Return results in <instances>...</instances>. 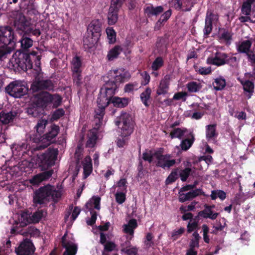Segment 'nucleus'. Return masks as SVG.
Masks as SVG:
<instances>
[{"instance_id":"f257e3e1","label":"nucleus","mask_w":255,"mask_h":255,"mask_svg":"<svg viewBox=\"0 0 255 255\" xmlns=\"http://www.w3.org/2000/svg\"><path fill=\"white\" fill-rule=\"evenodd\" d=\"M126 80L125 75H120L116 76V82L113 80L106 81L105 84L101 88L97 99L98 109L96 111V113L99 117L97 118L100 120L103 117L105 108L109 104L111 99L116 93L118 88L117 83H123L126 81Z\"/></svg>"},{"instance_id":"f03ea898","label":"nucleus","mask_w":255,"mask_h":255,"mask_svg":"<svg viewBox=\"0 0 255 255\" xmlns=\"http://www.w3.org/2000/svg\"><path fill=\"white\" fill-rule=\"evenodd\" d=\"M37 54L35 51H32L29 54H26L22 53L20 51H17L9 60L7 66L9 69L14 70L20 68L23 70L26 71L32 68V60H34L36 66V69L34 70H35L36 73L39 75L41 72L40 57L39 55H37Z\"/></svg>"},{"instance_id":"7ed1b4c3","label":"nucleus","mask_w":255,"mask_h":255,"mask_svg":"<svg viewBox=\"0 0 255 255\" xmlns=\"http://www.w3.org/2000/svg\"><path fill=\"white\" fill-rule=\"evenodd\" d=\"M57 155V149H49L44 153L37 157V162H34V158L31 159L30 161L27 160L22 161L20 165V168L25 172H29L32 168L37 166L41 167L42 169H46L54 164Z\"/></svg>"},{"instance_id":"20e7f679","label":"nucleus","mask_w":255,"mask_h":255,"mask_svg":"<svg viewBox=\"0 0 255 255\" xmlns=\"http://www.w3.org/2000/svg\"><path fill=\"white\" fill-rule=\"evenodd\" d=\"M46 213L43 210H38L32 214L27 212H22L20 215H16L13 219V226L11 229L12 234L23 233L19 230L22 228L31 223H36L45 216Z\"/></svg>"},{"instance_id":"39448f33","label":"nucleus","mask_w":255,"mask_h":255,"mask_svg":"<svg viewBox=\"0 0 255 255\" xmlns=\"http://www.w3.org/2000/svg\"><path fill=\"white\" fill-rule=\"evenodd\" d=\"M14 39V32L10 26L0 27V60L10 54L12 49L7 46Z\"/></svg>"},{"instance_id":"423d86ee","label":"nucleus","mask_w":255,"mask_h":255,"mask_svg":"<svg viewBox=\"0 0 255 255\" xmlns=\"http://www.w3.org/2000/svg\"><path fill=\"white\" fill-rule=\"evenodd\" d=\"M61 196V192L59 190H56L54 186L47 185L35 192L33 200L35 203L41 204L50 199L57 201Z\"/></svg>"},{"instance_id":"0eeeda50","label":"nucleus","mask_w":255,"mask_h":255,"mask_svg":"<svg viewBox=\"0 0 255 255\" xmlns=\"http://www.w3.org/2000/svg\"><path fill=\"white\" fill-rule=\"evenodd\" d=\"M128 114L122 113L121 116L117 118L115 122L116 125L118 128L119 132L120 133L118 137L117 144L119 147H123L126 145L128 137Z\"/></svg>"},{"instance_id":"6e6552de","label":"nucleus","mask_w":255,"mask_h":255,"mask_svg":"<svg viewBox=\"0 0 255 255\" xmlns=\"http://www.w3.org/2000/svg\"><path fill=\"white\" fill-rule=\"evenodd\" d=\"M33 101L37 107L43 108L50 102L54 106H58L61 101V98L58 95H51L47 92H41L38 95H35Z\"/></svg>"},{"instance_id":"1a4fd4ad","label":"nucleus","mask_w":255,"mask_h":255,"mask_svg":"<svg viewBox=\"0 0 255 255\" xmlns=\"http://www.w3.org/2000/svg\"><path fill=\"white\" fill-rule=\"evenodd\" d=\"M101 198L98 196H94L86 204L85 206L88 212H89L91 215L90 218H87L86 220L87 224L88 225H92L95 224L98 213L100 210Z\"/></svg>"},{"instance_id":"9d476101","label":"nucleus","mask_w":255,"mask_h":255,"mask_svg":"<svg viewBox=\"0 0 255 255\" xmlns=\"http://www.w3.org/2000/svg\"><path fill=\"white\" fill-rule=\"evenodd\" d=\"M27 87L21 81H14L10 82L5 88L6 92L10 96L18 98L26 94Z\"/></svg>"},{"instance_id":"9b49d317","label":"nucleus","mask_w":255,"mask_h":255,"mask_svg":"<svg viewBox=\"0 0 255 255\" xmlns=\"http://www.w3.org/2000/svg\"><path fill=\"white\" fill-rule=\"evenodd\" d=\"M154 155L157 159L156 165L157 167H160L162 169H169L171 167H173L176 163V159L172 158L171 159V154H163V149L160 148L154 152Z\"/></svg>"},{"instance_id":"f8f14e48","label":"nucleus","mask_w":255,"mask_h":255,"mask_svg":"<svg viewBox=\"0 0 255 255\" xmlns=\"http://www.w3.org/2000/svg\"><path fill=\"white\" fill-rule=\"evenodd\" d=\"M59 131V128L58 126L55 125H51L48 132L42 135L39 143L40 144L36 148L40 149L48 146L52 142L53 139L57 136Z\"/></svg>"},{"instance_id":"ddd939ff","label":"nucleus","mask_w":255,"mask_h":255,"mask_svg":"<svg viewBox=\"0 0 255 255\" xmlns=\"http://www.w3.org/2000/svg\"><path fill=\"white\" fill-rule=\"evenodd\" d=\"M62 244L66 251L63 255H75L77 253V247L74 243L73 235L66 233L62 239Z\"/></svg>"},{"instance_id":"4468645a","label":"nucleus","mask_w":255,"mask_h":255,"mask_svg":"<svg viewBox=\"0 0 255 255\" xmlns=\"http://www.w3.org/2000/svg\"><path fill=\"white\" fill-rule=\"evenodd\" d=\"M124 0H112L108 13V22L109 25L116 23L118 18V12Z\"/></svg>"},{"instance_id":"2eb2a0df","label":"nucleus","mask_w":255,"mask_h":255,"mask_svg":"<svg viewBox=\"0 0 255 255\" xmlns=\"http://www.w3.org/2000/svg\"><path fill=\"white\" fill-rule=\"evenodd\" d=\"M97 117H99V115H97L96 114L95 120H98L99 121V123H97V128H94L90 130L88 133H87V141L86 143V146L87 147L89 148H93L96 145L97 140L98 139L97 134L98 132V128L102 124V118H101L99 120L98 118H97Z\"/></svg>"},{"instance_id":"dca6fc26","label":"nucleus","mask_w":255,"mask_h":255,"mask_svg":"<svg viewBox=\"0 0 255 255\" xmlns=\"http://www.w3.org/2000/svg\"><path fill=\"white\" fill-rule=\"evenodd\" d=\"M47 123L48 121L47 120H39L35 127L36 132L30 135V140H32L35 143H40V139L42 137V134L44 131Z\"/></svg>"},{"instance_id":"f3484780","label":"nucleus","mask_w":255,"mask_h":255,"mask_svg":"<svg viewBox=\"0 0 255 255\" xmlns=\"http://www.w3.org/2000/svg\"><path fill=\"white\" fill-rule=\"evenodd\" d=\"M253 44L252 41L250 39H246L242 41L239 45L237 46V49L238 52L240 53H245L247 56L249 60L252 63H254V53L252 51L251 47Z\"/></svg>"},{"instance_id":"a211bd4d","label":"nucleus","mask_w":255,"mask_h":255,"mask_svg":"<svg viewBox=\"0 0 255 255\" xmlns=\"http://www.w3.org/2000/svg\"><path fill=\"white\" fill-rule=\"evenodd\" d=\"M219 17L216 14H214L212 11H207L205 17V27L203 29L204 34L208 36L213 30V23L215 21H218Z\"/></svg>"},{"instance_id":"6ab92c4d","label":"nucleus","mask_w":255,"mask_h":255,"mask_svg":"<svg viewBox=\"0 0 255 255\" xmlns=\"http://www.w3.org/2000/svg\"><path fill=\"white\" fill-rule=\"evenodd\" d=\"M34 251L33 244L29 240H24L15 249L17 255H31Z\"/></svg>"},{"instance_id":"aec40b11","label":"nucleus","mask_w":255,"mask_h":255,"mask_svg":"<svg viewBox=\"0 0 255 255\" xmlns=\"http://www.w3.org/2000/svg\"><path fill=\"white\" fill-rule=\"evenodd\" d=\"M228 54L216 52L214 57H209L207 59V62L209 64L215 65H223L229 63V59H228Z\"/></svg>"},{"instance_id":"412c9836","label":"nucleus","mask_w":255,"mask_h":255,"mask_svg":"<svg viewBox=\"0 0 255 255\" xmlns=\"http://www.w3.org/2000/svg\"><path fill=\"white\" fill-rule=\"evenodd\" d=\"M171 3L176 9H182L185 11L191 10L195 4L193 0H171Z\"/></svg>"},{"instance_id":"4be33fe9","label":"nucleus","mask_w":255,"mask_h":255,"mask_svg":"<svg viewBox=\"0 0 255 255\" xmlns=\"http://www.w3.org/2000/svg\"><path fill=\"white\" fill-rule=\"evenodd\" d=\"M30 22L26 19L25 17L21 13H18L14 20V25L18 29L23 31H28Z\"/></svg>"},{"instance_id":"5701e85b","label":"nucleus","mask_w":255,"mask_h":255,"mask_svg":"<svg viewBox=\"0 0 255 255\" xmlns=\"http://www.w3.org/2000/svg\"><path fill=\"white\" fill-rule=\"evenodd\" d=\"M53 89V84L50 80H35L31 86L30 89L33 92H37L42 89L51 90Z\"/></svg>"},{"instance_id":"b1692460","label":"nucleus","mask_w":255,"mask_h":255,"mask_svg":"<svg viewBox=\"0 0 255 255\" xmlns=\"http://www.w3.org/2000/svg\"><path fill=\"white\" fill-rule=\"evenodd\" d=\"M102 23L99 19H94L92 20L88 27V34L90 33L92 35H94V39H98L100 36L101 30Z\"/></svg>"},{"instance_id":"393cba45","label":"nucleus","mask_w":255,"mask_h":255,"mask_svg":"<svg viewBox=\"0 0 255 255\" xmlns=\"http://www.w3.org/2000/svg\"><path fill=\"white\" fill-rule=\"evenodd\" d=\"M203 191L202 189H195L192 191H189L186 194H184V192H181V189L179 191V201L181 203H184L186 201L192 200L195 197L198 196L200 194H202Z\"/></svg>"},{"instance_id":"a878e982","label":"nucleus","mask_w":255,"mask_h":255,"mask_svg":"<svg viewBox=\"0 0 255 255\" xmlns=\"http://www.w3.org/2000/svg\"><path fill=\"white\" fill-rule=\"evenodd\" d=\"M204 209L202 211H200L199 215H201L202 218H209L211 220H215L219 216V213H215L213 211V208L215 207V205H209V204H204Z\"/></svg>"},{"instance_id":"bb28decb","label":"nucleus","mask_w":255,"mask_h":255,"mask_svg":"<svg viewBox=\"0 0 255 255\" xmlns=\"http://www.w3.org/2000/svg\"><path fill=\"white\" fill-rule=\"evenodd\" d=\"M164 10V7L162 5L158 6H153V5H148L144 8V12L146 15L148 17L152 15H158Z\"/></svg>"},{"instance_id":"cd10ccee","label":"nucleus","mask_w":255,"mask_h":255,"mask_svg":"<svg viewBox=\"0 0 255 255\" xmlns=\"http://www.w3.org/2000/svg\"><path fill=\"white\" fill-rule=\"evenodd\" d=\"M216 127L217 125L216 124L206 126V138L208 141L214 139L218 136L219 134L216 130Z\"/></svg>"},{"instance_id":"c85d7f7f","label":"nucleus","mask_w":255,"mask_h":255,"mask_svg":"<svg viewBox=\"0 0 255 255\" xmlns=\"http://www.w3.org/2000/svg\"><path fill=\"white\" fill-rule=\"evenodd\" d=\"M52 175V172L47 171L38 174L29 180V182L33 185H38L41 182L49 178Z\"/></svg>"},{"instance_id":"c756f323","label":"nucleus","mask_w":255,"mask_h":255,"mask_svg":"<svg viewBox=\"0 0 255 255\" xmlns=\"http://www.w3.org/2000/svg\"><path fill=\"white\" fill-rule=\"evenodd\" d=\"M169 81L166 76L162 79L156 89L157 95H164L167 93L169 89Z\"/></svg>"},{"instance_id":"7c9ffc66","label":"nucleus","mask_w":255,"mask_h":255,"mask_svg":"<svg viewBox=\"0 0 255 255\" xmlns=\"http://www.w3.org/2000/svg\"><path fill=\"white\" fill-rule=\"evenodd\" d=\"M195 137L194 133L193 132H190L189 134L188 138L182 139L180 143V147L182 150H187L190 149V147L192 146Z\"/></svg>"},{"instance_id":"2f4dec72","label":"nucleus","mask_w":255,"mask_h":255,"mask_svg":"<svg viewBox=\"0 0 255 255\" xmlns=\"http://www.w3.org/2000/svg\"><path fill=\"white\" fill-rule=\"evenodd\" d=\"M124 48L121 45H116L111 49L107 55L109 61H112L117 58L119 55L123 51Z\"/></svg>"},{"instance_id":"473e14b6","label":"nucleus","mask_w":255,"mask_h":255,"mask_svg":"<svg viewBox=\"0 0 255 255\" xmlns=\"http://www.w3.org/2000/svg\"><path fill=\"white\" fill-rule=\"evenodd\" d=\"M233 32L230 31L229 29L222 28V29H221V32L219 35V38L220 40H224L226 44L230 45L233 39Z\"/></svg>"},{"instance_id":"72a5a7b5","label":"nucleus","mask_w":255,"mask_h":255,"mask_svg":"<svg viewBox=\"0 0 255 255\" xmlns=\"http://www.w3.org/2000/svg\"><path fill=\"white\" fill-rule=\"evenodd\" d=\"M84 178H87L92 171L91 158L89 156H86L83 161Z\"/></svg>"},{"instance_id":"f704fd0d","label":"nucleus","mask_w":255,"mask_h":255,"mask_svg":"<svg viewBox=\"0 0 255 255\" xmlns=\"http://www.w3.org/2000/svg\"><path fill=\"white\" fill-rule=\"evenodd\" d=\"M184 165L186 166V167L184 169H182V170H181L179 172L180 179L183 182H184V181H186V180H187L189 176H190L191 172L192 171V170L191 168L192 164L190 161H187L186 163H184Z\"/></svg>"},{"instance_id":"c9c22d12","label":"nucleus","mask_w":255,"mask_h":255,"mask_svg":"<svg viewBox=\"0 0 255 255\" xmlns=\"http://www.w3.org/2000/svg\"><path fill=\"white\" fill-rule=\"evenodd\" d=\"M138 226V223L136 219L131 218L128 220V247L130 245V241L134 237V230Z\"/></svg>"},{"instance_id":"e433bc0d","label":"nucleus","mask_w":255,"mask_h":255,"mask_svg":"<svg viewBox=\"0 0 255 255\" xmlns=\"http://www.w3.org/2000/svg\"><path fill=\"white\" fill-rule=\"evenodd\" d=\"M164 64V60L162 56H157V57L155 58L151 65V68L154 72L153 74L154 75H157V73H155V71L159 70V69H160V68H161V67H162Z\"/></svg>"},{"instance_id":"4c0bfd02","label":"nucleus","mask_w":255,"mask_h":255,"mask_svg":"<svg viewBox=\"0 0 255 255\" xmlns=\"http://www.w3.org/2000/svg\"><path fill=\"white\" fill-rule=\"evenodd\" d=\"M255 0H246L243 2L242 6L241 7V12L243 14H246L250 16L252 12V7Z\"/></svg>"},{"instance_id":"58836bf2","label":"nucleus","mask_w":255,"mask_h":255,"mask_svg":"<svg viewBox=\"0 0 255 255\" xmlns=\"http://www.w3.org/2000/svg\"><path fill=\"white\" fill-rule=\"evenodd\" d=\"M15 116L16 113L15 112L5 113L1 112L0 113V122L4 124H8L12 121Z\"/></svg>"},{"instance_id":"ea45409f","label":"nucleus","mask_w":255,"mask_h":255,"mask_svg":"<svg viewBox=\"0 0 255 255\" xmlns=\"http://www.w3.org/2000/svg\"><path fill=\"white\" fill-rule=\"evenodd\" d=\"M242 84L243 85V89L245 91L248 92V98L250 99V98H251L255 91V83L253 81L246 80V81Z\"/></svg>"},{"instance_id":"a19ab883","label":"nucleus","mask_w":255,"mask_h":255,"mask_svg":"<svg viewBox=\"0 0 255 255\" xmlns=\"http://www.w3.org/2000/svg\"><path fill=\"white\" fill-rule=\"evenodd\" d=\"M151 93L150 88H146L145 90L141 93L140 95V99L141 102L145 105V106H149L150 102H149Z\"/></svg>"},{"instance_id":"79ce46f5","label":"nucleus","mask_w":255,"mask_h":255,"mask_svg":"<svg viewBox=\"0 0 255 255\" xmlns=\"http://www.w3.org/2000/svg\"><path fill=\"white\" fill-rule=\"evenodd\" d=\"M111 101L114 106L119 108H123L128 105V100L126 98H121L118 97H115L111 99Z\"/></svg>"},{"instance_id":"37998d69","label":"nucleus","mask_w":255,"mask_h":255,"mask_svg":"<svg viewBox=\"0 0 255 255\" xmlns=\"http://www.w3.org/2000/svg\"><path fill=\"white\" fill-rule=\"evenodd\" d=\"M202 87L201 83H198L196 81H191L186 84V87L189 92H199Z\"/></svg>"},{"instance_id":"c03bdc74","label":"nucleus","mask_w":255,"mask_h":255,"mask_svg":"<svg viewBox=\"0 0 255 255\" xmlns=\"http://www.w3.org/2000/svg\"><path fill=\"white\" fill-rule=\"evenodd\" d=\"M187 131V128H177L170 132V136L171 138L177 137V138H180H180L183 137Z\"/></svg>"},{"instance_id":"a18cd8bd","label":"nucleus","mask_w":255,"mask_h":255,"mask_svg":"<svg viewBox=\"0 0 255 255\" xmlns=\"http://www.w3.org/2000/svg\"><path fill=\"white\" fill-rule=\"evenodd\" d=\"M214 89L216 90H222L226 85V81L225 78L219 77L216 78L214 82L213 83Z\"/></svg>"},{"instance_id":"49530a36","label":"nucleus","mask_w":255,"mask_h":255,"mask_svg":"<svg viewBox=\"0 0 255 255\" xmlns=\"http://www.w3.org/2000/svg\"><path fill=\"white\" fill-rule=\"evenodd\" d=\"M81 62L80 59L77 57H74L71 61V69L72 72H77L81 70Z\"/></svg>"},{"instance_id":"de8ad7c7","label":"nucleus","mask_w":255,"mask_h":255,"mask_svg":"<svg viewBox=\"0 0 255 255\" xmlns=\"http://www.w3.org/2000/svg\"><path fill=\"white\" fill-rule=\"evenodd\" d=\"M178 178V171L177 169L172 170L168 176L165 179L166 185H169L175 182Z\"/></svg>"},{"instance_id":"09e8293b","label":"nucleus","mask_w":255,"mask_h":255,"mask_svg":"<svg viewBox=\"0 0 255 255\" xmlns=\"http://www.w3.org/2000/svg\"><path fill=\"white\" fill-rule=\"evenodd\" d=\"M107 37L110 43H114L116 40V34L115 30L112 27H108L106 30Z\"/></svg>"},{"instance_id":"8fccbe9b","label":"nucleus","mask_w":255,"mask_h":255,"mask_svg":"<svg viewBox=\"0 0 255 255\" xmlns=\"http://www.w3.org/2000/svg\"><path fill=\"white\" fill-rule=\"evenodd\" d=\"M83 39L84 44L88 47L91 48L97 42L98 39H94L95 36L92 35L90 33Z\"/></svg>"},{"instance_id":"3c124183","label":"nucleus","mask_w":255,"mask_h":255,"mask_svg":"<svg viewBox=\"0 0 255 255\" xmlns=\"http://www.w3.org/2000/svg\"><path fill=\"white\" fill-rule=\"evenodd\" d=\"M194 68L196 71H197L200 74L202 75H206V74H210L211 73L212 70L211 67H198V66H194Z\"/></svg>"},{"instance_id":"603ef678","label":"nucleus","mask_w":255,"mask_h":255,"mask_svg":"<svg viewBox=\"0 0 255 255\" xmlns=\"http://www.w3.org/2000/svg\"><path fill=\"white\" fill-rule=\"evenodd\" d=\"M126 191H121L117 190V192L115 195L116 201L119 204H122L125 202L126 198Z\"/></svg>"},{"instance_id":"864d4df0","label":"nucleus","mask_w":255,"mask_h":255,"mask_svg":"<svg viewBox=\"0 0 255 255\" xmlns=\"http://www.w3.org/2000/svg\"><path fill=\"white\" fill-rule=\"evenodd\" d=\"M20 43L22 48L27 49L32 45L33 41L29 38L24 37L20 40Z\"/></svg>"},{"instance_id":"5fc2aeb1","label":"nucleus","mask_w":255,"mask_h":255,"mask_svg":"<svg viewBox=\"0 0 255 255\" xmlns=\"http://www.w3.org/2000/svg\"><path fill=\"white\" fill-rule=\"evenodd\" d=\"M172 14V10L171 9H168V10H167L164 13H163L161 15V24L162 27L163 26L165 22L168 20V19L170 18L171 15Z\"/></svg>"},{"instance_id":"6e6d98bb","label":"nucleus","mask_w":255,"mask_h":255,"mask_svg":"<svg viewBox=\"0 0 255 255\" xmlns=\"http://www.w3.org/2000/svg\"><path fill=\"white\" fill-rule=\"evenodd\" d=\"M193 236L194 237L193 239L191 240L192 244L191 246L192 247H198L199 246V240L201 238L198 232H194L193 234Z\"/></svg>"},{"instance_id":"4d7b16f0","label":"nucleus","mask_w":255,"mask_h":255,"mask_svg":"<svg viewBox=\"0 0 255 255\" xmlns=\"http://www.w3.org/2000/svg\"><path fill=\"white\" fill-rule=\"evenodd\" d=\"M73 207L72 206H70L69 207V210H70L71 211H72L71 216L70 218H71L72 220L73 221L77 218L78 216L79 215L81 210H80V209L79 208H78V207H75L73 210Z\"/></svg>"},{"instance_id":"13d9d810","label":"nucleus","mask_w":255,"mask_h":255,"mask_svg":"<svg viewBox=\"0 0 255 255\" xmlns=\"http://www.w3.org/2000/svg\"><path fill=\"white\" fill-rule=\"evenodd\" d=\"M202 228L203 231V239L205 243H210V239L208 235V233L209 232V228L208 225L206 224H203L202 225Z\"/></svg>"},{"instance_id":"bf43d9fd","label":"nucleus","mask_w":255,"mask_h":255,"mask_svg":"<svg viewBox=\"0 0 255 255\" xmlns=\"http://www.w3.org/2000/svg\"><path fill=\"white\" fill-rule=\"evenodd\" d=\"M153 155L152 151L149 150L142 153V158L145 160V161H148L149 163H151L153 161Z\"/></svg>"},{"instance_id":"052dcab7","label":"nucleus","mask_w":255,"mask_h":255,"mask_svg":"<svg viewBox=\"0 0 255 255\" xmlns=\"http://www.w3.org/2000/svg\"><path fill=\"white\" fill-rule=\"evenodd\" d=\"M185 228H180L179 230H174L171 234V237L173 240H177L181 235L185 232Z\"/></svg>"},{"instance_id":"680f3d73","label":"nucleus","mask_w":255,"mask_h":255,"mask_svg":"<svg viewBox=\"0 0 255 255\" xmlns=\"http://www.w3.org/2000/svg\"><path fill=\"white\" fill-rule=\"evenodd\" d=\"M126 179H122L118 182L117 185L115 186V187H118L119 189L118 190L126 191Z\"/></svg>"},{"instance_id":"e2e57ef3","label":"nucleus","mask_w":255,"mask_h":255,"mask_svg":"<svg viewBox=\"0 0 255 255\" xmlns=\"http://www.w3.org/2000/svg\"><path fill=\"white\" fill-rule=\"evenodd\" d=\"M197 227V223L196 221H194V218H192L191 220L190 221L188 224L187 225V232L189 233H191L192 231H194L196 228Z\"/></svg>"},{"instance_id":"0e129e2a","label":"nucleus","mask_w":255,"mask_h":255,"mask_svg":"<svg viewBox=\"0 0 255 255\" xmlns=\"http://www.w3.org/2000/svg\"><path fill=\"white\" fill-rule=\"evenodd\" d=\"M153 238L152 234L151 233H148L146 235V240L145 241V244L146 247H150L152 245L154 244L152 241Z\"/></svg>"},{"instance_id":"69168bd1","label":"nucleus","mask_w":255,"mask_h":255,"mask_svg":"<svg viewBox=\"0 0 255 255\" xmlns=\"http://www.w3.org/2000/svg\"><path fill=\"white\" fill-rule=\"evenodd\" d=\"M198 183V180H195L193 184H188L187 185H185V186L181 187V191H187V190H190V189L193 190L194 188L195 189V188H196Z\"/></svg>"},{"instance_id":"338daca9","label":"nucleus","mask_w":255,"mask_h":255,"mask_svg":"<svg viewBox=\"0 0 255 255\" xmlns=\"http://www.w3.org/2000/svg\"><path fill=\"white\" fill-rule=\"evenodd\" d=\"M64 114V111L62 109H59L56 110L52 114V119L54 120H57L63 116Z\"/></svg>"},{"instance_id":"774afa93","label":"nucleus","mask_w":255,"mask_h":255,"mask_svg":"<svg viewBox=\"0 0 255 255\" xmlns=\"http://www.w3.org/2000/svg\"><path fill=\"white\" fill-rule=\"evenodd\" d=\"M188 94L186 92H179L176 93L173 96V99L174 100H181L182 99L183 101H186V96H187Z\"/></svg>"}]
</instances>
